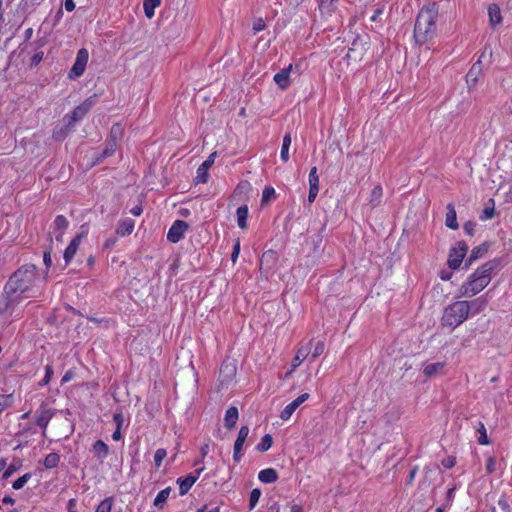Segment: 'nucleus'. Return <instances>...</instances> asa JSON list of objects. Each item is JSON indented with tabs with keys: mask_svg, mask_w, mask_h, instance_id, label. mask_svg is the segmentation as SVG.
I'll use <instances>...</instances> for the list:
<instances>
[{
	"mask_svg": "<svg viewBox=\"0 0 512 512\" xmlns=\"http://www.w3.org/2000/svg\"><path fill=\"white\" fill-rule=\"evenodd\" d=\"M37 267L26 264L17 269L9 278L0 299V313H5L12 305L22 300L21 295L29 292L37 280Z\"/></svg>",
	"mask_w": 512,
	"mask_h": 512,
	"instance_id": "1",
	"label": "nucleus"
},
{
	"mask_svg": "<svg viewBox=\"0 0 512 512\" xmlns=\"http://www.w3.org/2000/svg\"><path fill=\"white\" fill-rule=\"evenodd\" d=\"M438 13V6L435 3H430L420 10L414 27L416 43L424 44L435 36Z\"/></svg>",
	"mask_w": 512,
	"mask_h": 512,
	"instance_id": "2",
	"label": "nucleus"
},
{
	"mask_svg": "<svg viewBox=\"0 0 512 512\" xmlns=\"http://www.w3.org/2000/svg\"><path fill=\"white\" fill-rule=\"evenodd\" d=\"M497 267V261H488L479 267L460 287V294L464 297H472L481 292L491 281L492 271Z\"/></svg>",
	"mask_w": 512,
	"mask_h": 512,
	"instance_id": "3",
	"label": "nucleus"
},
{
	"mask_svg": "<svg viewBox=\"0 0 512 512\" xmlns=\"http://www.w3.org/2000/svg\"><path fill=\"white\" fill-rule=\"evenodd\" d=\"M470 304L468 301H456L449 305L443 313L442 325L455 328L468 317Z\"/></svg>",
	"mask_w": 512,
	"mask_h": 512,
	"instance_id": "4",
	"label": "nucleus"
},
{
	"mask_svg": "<svg viewBox=\"0 0 512 512\" xmlns=\"http://www.w3.org/2000/svg\"><path fill=\"white\" fill-rule=\"evenodd\" d=\"M236 373L235 361L231 359L224 360L220 368L218 389H227L234 382Z\"/></svg>",
	"mask_w": 512,
	"mask_h": 512,
	"instance_id": "5",
	"label": "nucleus"
},
{
	"mask_svg": "<svg viewBox=\"0 0 512 512\" xmlns=\"http://www.w3.org/2000/svg\"><path fill=\"white\" fill-rule=\"evenodd\" d=\"M89 59L88 50L85 48L77 52L76 60L68 74L70 79H76L83 75Z\"/></svg>",
	"mask_w": 512,
	"mask_h": 512,
	"instance_id": "6",
	"label": "nucleus"
},
{
	"mask_svg": "<svg viewBox=\"0 0 512 512\" xmlns=\"http://www.w3.org/2000/svg\"><path fill=\"white\" fill-rule=\"evenodd\" d=\"M468 250V246L465 242L459 241L456 245L450 250L448 257V266L451 269H457L460 267L463 258L465 257Z\"/></svg>",
	"mask_w": 512,
	"mask_h": 512,
	"instance_id": "7",
	"label": "nucleus"
},
{
	"mask_svg": "<svg viewBox=\"0 0 512 512\" xmlns=\"http://www.w3.org/2000/svg\"><path fill=\"white\" fill-rule=\"evenodd\" d=\"M366 45L367 42L363 41L360 37L355 38L346 54V58L353 62L361 61L367 51Z\"/></svg>",
	"mask_w": 512,
	"mask_h": 512,
	"instance_id": "8",
	"label": "nucleus"
},
{
	"mask_svg": "<svg viewBox=\"0 0 512 512\" xmlns=\"http://www.w3.org/2000/svg\"><path fill=\"white\" fill-rule=\"evenodd\" d=\"M93 101L91 98L85 100L79 106H77L71 114H68L64 117L67 120L69 126H74L76 122L84 118V116L91 109Z\"/></svg>",
	"mask_w": 512,
	"mask_h": 512,
	"instance_id": "9",
	"label": "nucleus"
},
{
	"mask_svg": "<svg viewBox=\"0 0 512 512\" xmlns=\"http://www.w3.org/2000/svg\"><path fill=\"white\" fill-rule=\"evenodd\" d=\"M278 261V256L275 251L268 250L262 254L260 259V272L268 276V274L273 270L274 266Z\"/></svg>",
	"mask_w": 512,
	"mask_h": 512,
	"instance_id": "10",
	"label": "nucleus"
},
{
	"mask_svg": "<svg viewBox=\"0 0 512 512\" xmlns=\"http://www.w3.org/2000/svg\"><path fill=\"white\" fill-rule=\"evenodd\" d=\"M188 227L187 222L183 220H176L167 233V239L172 243L179 242L183 238Z\"/></svg>",
	"mask_w": 512,
	"mask_h": 512,
	"instance_id": "11",
	"label": "nucleus"
},
{
	"mask_svg": "<svg viewBox=\"0 0 512 512\" xmlns=\"http://www.w3.org/2000/svg\"><path fill=\"white\" fill-rule=\"evenodd\" d=\"M68 224H69V222L65 216L58 215L54 220L52 232H50L48 234V236L51 235V237L53 238V235H54L55 240L57 242H62L63 235H64L65 230L68 228Z\"/></svg>",
	"mask_w": 512,
	"mask_h": 512,
	"instance_id": "12",
	"label": "nucleus"
},
{
	"mask_svg": "<svg viewBox=\"0 0 512 512\" xmlns=\"http://www.w3.org/2000/svg\"><path fill=\"white\" fill-rule=\"evenodd\" d=\"M312 348V340H310L308 343L301 345L296 352V355L294 356L292 360V367L291 370L287 372V376L291 375L292 372L308 357L310 351Z\"/></svg>",
	"mask_w": 512,
	"mask_h": 512,
	"instance_id": "13",
	"label": "nucleus"
},
{
	"mask_svg": "<svg viewBox=\"0 0 512 512\" xmlns=\"http://www.w3.org/2000/svg\"><path fill=\"white\" fill-rule=\"evenodd\" d=\"M309 398V394L308 393H303L301 394L300 396H298L295 400H293L290 404H288L282 411H281V414H280V418L284 421L288 420L292 414L294 413V411L302 404L304 403L307 399Z\"/></svg>",
	"mask_w": 512,
	"mask_h": 512,
	"instance_id": "14",
	"label": "nucleus"
},
{
	"mask_svg": "<svg viewBox=\"0 0 512 512\" xmlns=\"http://www.w3.org/2000/svg\"><path fill=\"white\" fill-rule=\"evenodd\" d=\"M248 434H249V428L248 426H242L238 432V436H237V439L234 443V453H233V459L236 461V462H239L240 459H241V450H242V447L248 437Z\"/></svg>",
	"mask_w": 512,
	"mask_h": 512,
	"instance_id": "15",
	"label": "nucleus"
},
{
	"mask_svg": "<svg viewBox=\"0 0 512 512\" xmlns=\"http://www.w3.org/2000/svg\"><path fill=\"white\" fill-rule=\"evenodd\" d=\"M483 73V66H482V61L481 59H479L478 61H476L472 67L470 68V70L468 71L467 75H466V83L469 87V89H471L472 87H474L479 79V77L482 75Z\"/></svg>",
	"mask_w": 512,
	"mask_h": 512,
	"instance_id": "16",
	"label": "nucleus"
},
{
	"mask_svg": "<svg viewBox=\"0 0 512 512\" xmlns=\"http://www.w3.org/2000/svg\"><path fill=\"white\" fill-rule=\"evenodd\" d=\"M84 237V232L77 234L64 251V260L68 264L75 256L77 249Z\"/></svg>",
	"mask_w": 512,
	"mask_h": 512,
	"instance_id": "17",
	"label": "nucleus"
},
{
	"mask_svg": "<svg viewBox=\"0 0 512 512\" xmlns=\"http://www.w3.org/2000/svg\"><path fill=\"white\" fill-rule=\"evenodd\" d=\"M445 362H435L426 364L423 368V375L426 379H430L443 374Z\"/></svg>",
	"mask_w": 512,
	"mask_h": 512,
	"instance_id": "18",
	"label": "nucleus"
},
{
	"mask_svg": "<svg viewBox=\"0 0 512 512\" xmlns=\"http://www.w3.org/2000/svg\"><path fill=\"white\" fill-rule=\"evenodd\" d=\"M291 69L292 65H289L287 68H284L280 72L275 74L274 81L280 89H286L290 85Z\"/></svg>",
	"mask_w": 512,
	"mask_h": 512,
	"instance_id": "19",
	"label": "nucleus"
},
{
	"mask_svg": "<svg viewBox=\"0 0 512 512\" xmlns=\"http://www.w3.org/2000/svg\"><path fill=\"white\" fill-rule=\"evenodd\" d=\"M53 416L54 410L52 409H45L42 407L41 410L38 411L36 423L39 427L43 429V435H45V430Z\"/></svg>",
	"mask_w": 512,
	"mask_h": 512,
	"instance_id": "20",
	"label": "nucleus"
},
{
	"mask_svg": "<svg viewBox=\"0 0 512 512\" xmlns=\"http://www.w3.org/2000/svg\"><path fill=\"white\" fill-rule=\"evenodd\" d=\"M238 409L234 406L227 409L225 418H224V425L228 430H232L238 420Z\"/></svg>",
	"mask_w": 512,
	"mask_h": 512,
	"instance_id": "21",
	"label": "nucleus"
},
{
	"mask_svg": "<svg viewBox=\"0 0 512 512\" xmlns=\"http://www.w3.org/2000/svg\"><path fill=\"white\" fill-rule=\"evenodd\" d=\"M489 22L492 27H496L502 22V15L500 8L497 4H490L488 6Z\"/></svg>",
	"mask_w": 512,
	"mask_h": 512,
	"instance_id": "22",
	"label": "nucleus"
},
{
	"mask_svg": "<svg viewBox=\"0 0 512 512\" xmlns=\"http://www.w3.org/2000/svg\"><path fill=\"white\" fill-rule=\"evenodd\" d=\"M445 225L452 230H456L459 227L457 222L456 210L454 208V205L451 203L447 205Z\"/></svg>",
	"mask_w": 512,
	"mask_h": 512,
	"instance_id": "23",
	"label": "nucleus"
},
{
	"mask_svg": "<svg viewBox=\"0 0 512 512\" xmlns=\"http://www.w3.org/2000/svg\"><path fill=\"white\" fill-rule=\"evenodd\" d=\"M198 476L189 474L184 479H178L179 482V490L181 495H185L193 484L197 481Z\"/></svg>",
	"mask_w": 512,
	"mask_h": 512,
	"instance_id": "24",
	"label": "nucleus"
},
{
	"mask_svg": "<svg viewBox=\"0 0 512 512\" xmlns=\"http://www.w3.org/2000/svg\"><path fill=\"white\" fill-rule=\"evenodd\" d=\"M258 478L263 483H274L278 479V473L273 468H267L259 472Z\"/></svg>",
	"mask_w": 512,
	"mask_h": 512,
	"instance_id": "25",
	"label": "nucleus"
},
{
	"mask_svg": "<svg viewBox=\"0 0 512 512\" xmlns=\"http://www.w3.org/2000/svg\"><path fill=\"white\" fill-rule=\"evenodd\" d=\"M134 225V221L131 219L122 220L117 226L116 234L119 236L129 235L132 233Z\"/></svg>",
	"mask_w": 512,
	"mask_h": 512,
	"instance_id": "26",
	"label": "nucleus"
},
{
	"mask_svg": "<svg viewBox=\"0 0 512 512\" xmlns=\"http://www.w3.org/2000/svg\"><path fill=\"white\" fill-rule=\"evenodd\" d=\"M488 251V247L483 244L472 249L470 256L466 263V268L475 260L483 257Z\"/></svg>",
	"mask_w": 512,
	"mask_h": 512,
	"instance_id": "27",
	"label": "nucleus"
},
{
	"mask_svg": "<svg viewBox=\"0 0 512 512\" xmlns=\"http://www.w3.org/2000/svg\"><path fill=\"white\" fill-rule=\"evenodd\" d=\"M95 455L102 461L109 453V448L102 440H97L93 445Z\"/></svg>",
	"mask_w": 512,
	"mask_h": 512,
	"instance_id": "28",
	"label": "nucleus"
},
{
	"mask_svg": "<svg viewBox=\"0 0 512 512\" xmlns=\"http://www.w3.org/2000/svg\"><path fill=\"white\" fill-rule=\"evenodd\" d=\"M236 214L238 226L245 229L247 227L248 207L246 205L238 207Z\"/></svg>",
	"mask_w": 512,
	"mask_h": 512,
	"instance_id": "29",
	"label": "nucleus"
},
{
	"mask_svg": "<svg viewBox=\"0 0 512 512\" xmlns=\"http://www.w3.org/2000/svg\"><path fill=\"white\" fill-rule=\"evenodd\" d=\"M161 3V0H144L143 8L147 18L151 19L154 16V10Z\"/></svg>",
	"mask_w": 512,
	"mask_h": 512,
	"instance_id": "30",
	"label": "nucleus"
},
{
	"mask_svg": "<svg viewBox=\"0 0 512 512\" xmlns=\"http://www.w3.org/2000/svg\"><path fill=\"white\" fill-rule=\"evenodd\" d=\"M382 196H383L382 187L379 185L375 186L370 194L369 203L371 204V206L372 207L378 206L381 202Z\"/></svg>",
	"mask_w": 512,
	"mask_h": 512,
	"instance_id": "31",
	"label": "nucleus"
},
{
	"mask_svg": "<svg viewBox=\"0 0 512 512\" xmlns=\"http://www.w3.org/2000/svg\"><path fill=\"white\" fill-rule=\"evenodd\" d=\"M170 492H171V488L170 487H167L163 490H161L156 498L154 499V506L158 507V508H162L163 505L165 504V502L167 501L169 495H170Z\"/></svg>",
	"mask_w": 512,
	"mask_h": 512,
	"instance_id": "32",
	"label": "nucleus"
},
{
	"mask_svg": "<svg viewBox=\"0 0 512 512\" xmlns=\"http://www.w3.org/2000/svg\"><path fill=\"white\" fill-rule=\"evenodd\" d=\"M292 139L290 134H286L283 137V143L281 148L280 157L282 161L287 162L289 160V147L291 145Z\"/></svg>",
	"mask_w": 512,
	"mask_h": 512,
	"instance_id": "33",
	"label": "nucleus"
},
{
	"mask_svg": "<svg viewBox=\"0 0 512 512\" xmlns=\"http://www.w3.org/2000/svg\"><path fill=\"white\" fill-rule=\"evenodd\" d=\"M72 128H73V126H69L68 122H67L65 126L56 128L53 131V138L58 141L65 139Z\"/></svg>",
	"mask_w": 512,
	"mask_h": 512,
	"instance_id": "34",
	"label": "nucleus"
},
{
	"mask_svg": "<svg viewBox=\"0 0 512 512\" xmlns=\"http://www.w3.org/2000/svg\"><path fill=\"white\" fill-rule=\"evenodd\" d=\"M273 444V439H272V436L270 434H265L260 443L257 445L256 449L260 452H266L267 450H269L271 448Z\"/></svg>",
	"mask_w": 512,
	"mask_h": 512,
	"instance_id": "35",
	"label": "nucleus"
},
{
	"mask_svg": "<svg viewBox=\"0 0 512 512\" xmlns=\"http://www.w3.org/2000/svg\"><path fill=\"white\" fill-rule=\"evenodd\" d=\"M60 456L57 453H50L44 459V466L47 469L55 468L58 466Z\"/></svg>",
	"mask_w": 512,
	"mask_h": 512,
	"instance_id": "36",
	"label": "nucleus"
},
{
	"mask_svg": "<svg viewBox=\"0 0 512 512\" xmlns=\"http://www.w3.org/2000/svg\"><path fill=\"white\" fill-rule=\"evenodd\" d=\"M123 135V129L120 124H114L110 130L109 141L117 144L118 139Z\"/></svg>",
	"mask_w": 512,
	"mask_h": 512,
	"instance_id": "37",
	"label": "nucleus"
},
{
	"mask_svg": "<svg viewBox=\"0 0 512 512\" xmlns=\"http://www.w3.org/2000/svg\"><path fill=\"white\" fill-rule=\"evenodd\" d=\"M48 241H49V245L45 249L44 254H43V262H44L46 268H49L52 264L51 252H52L53 238L51 237V235H49Z\"/></svg>",
	"mask_w": 512,
	"mask_h": 512,
	"instance_id": "38",
	"label": "nucleus"
},
{
	"mask_svg": "<svg viewBox=\"0 0 512 512\" xmlns=\"http://www.w3.org/2000/svg\"><path fill=\"white\" fill-rule=\"evenodd\" d=\"M208 168H206L205 166H203L202 164L199 166V168L197 169V175H196V182L197 183H206L208 181V177H209V174H208Z\"/></svg>",
	"mask_w": 512,
	"mask_h": 512,
	"instance_id": "39",
	"label": "nucleus"
},
{
	"mask_svg": "<svg viewBox=\"0 0 512 512\" xmlns=\"http://www.w3.org/2000/svg\"><path fill=\"white\" fill-rule=\"evenodd\" d=\"M13 402V396L9 395H0V414L7 408L11 407Z\"/></svg>",
	"mask_w": 512,
	"mask_h": 512,
	"instance_id": "40",
	"label": "nucleus"
},
{
	"mask_svg": "<svg viewBox=\"0 0 512 512\" xmlns=\"http://www.w3.org/2000/svg\"><path fill=\"white\" fill-rule=\"evenodd\" d=\"M477 431L479 433V438H478L479 444L488 445L489 439H488V436L486 433V428L482 422H479V427H478Z\"/></svg>",
	"mask_w": 512,
	"mask_h": 512,
	"instance_id": "41",
	"label": "nucleus"
},
{
	"mask_svg": "<svg viewBox=\"0 0 512 512\" xmlns=\"http://www.w3.org/2000/svg\"><path fill=\"white\" fill-rule=\"evenodd\" d=\"M31 478L30 473H26L23 476L19 477L17 480H15L12 484V487L15 490H19L24 487V485L28 482V480Z\"/></svg>",
	"mask_w": 512,
	"mask_h": 512,
	"instance_id": "42",
	"label": "nucleus"
},
{
	"mask_svg": "<svg viewBox=\"0 0 512 512\" xmlns=\"http://www.w3.org/2000/svg\"><path fill=\"white\" fill-rule=\"evenodd\" d=\"M309 186L319 187V176L317 174V167H312L308 176Z\"/></svg>",
	"mask_w": 512,
	"mask_h": 512,
	"instance_id": "43",
	"label": "nucleus"
},
{
	"mask_svg": "<svg viewBox=\"0 0 512 512\" xmlns=\"http://www.w3.org/2000/svg\"><path fill=\"white\" fill-rule=\"evenodd\" d=\"M333 1L334 0H321L319 4V9L323 14H330L333 9Z\"/></svg>",
	"mask_w": 512,
	"mask_h": 512,
	"instance_id": "44",
	"label": "nucleus"
},
{
	"mask_svg": "<svg viewBox=\"0 0 512 512\" xmlns=\"http://www.w3.org/2000/svg\"><path fill=\"white\" fill-rule=\"evenodd\" d=\"M21 467V462L18 460V461H14L13 463H11L9 465V467L5 470V472L3 473V478L4 479H7L9 478L14 472H16L19 468Z\"/></svg>",
	"mask_w": 512,
	"mask_h": 512,
	"instance_id": "45",
	"label": "nucleus"
},
{
	"mask_svg": "<svg viewBox=\"0 0 512 512\" xmlns=\"http://www.w3.org/2000/svg\"><path fill=\"white\" fill-rule=\"evenodd\" d=\"M261 491L257 488L253 489L250 493L249 508L253 509L259 501Z\"/></svg>",
	"mask_w": 512,
	"mask_h": 512,
	"instance_id": "46",
	"label": "nucleus"
},
{
	"mask_svg": "<svg viewBox=\"0 0 512 512\" xmlns=\"http://www.w3.org/2000/svg\"><path fill=\"white\" fill-rule=\"evenodd\" d=\"M111 508H112V499L106 498L98 505L95 512H110Z\"/></svg>",
	"mask_w": 512,
	"mask_h": 512,
	"instance_id": "47",
	"label": "nucleus"
},
{
	"mask_svg": "<svg viewBox=\"0 0 512 512\" xmlns=\"http://www.w3.org/2000/svg\"><path fill=\"white\" fill-rule=\"evenodd\" d=\"M167 456L166 450L163 448H159L156 450L154 455L155 466L159 468L162 464L163 459Z\"/></svg>",
	"mask_w": 512,
	"mask_h": 512,
	"instance_id": "48",
	"label": "nucleus"
},
{
	"mask_svg": "<svg viewBox=\"0 0 512 512\" xmlns=\"http://www.w3.org/2000/svg\"><path fill=\"white\" fill-rule=\"evenodd\" d=\"M117 144L108 140L106 148L104 149L101 158L112 156L116 150Z\"/></svg>",
	"mask_w": 512,
	"mask_h": 512,
	"instance_id": "49",
	"label": "nucleus"
},
{
	"mask_svg": "<svg viewBox=\"0 0 512 512\" xmlns=\"http://www.w3.org/2000/svg\"><path fill=\"white\" fill-rule=\"evenodd\" d=\"M325 350V344L323 341H318L314 347V351L312 353V358L315 359L319 357Z\"/></svg>",
	"mask_w": 512,
	"mask_h": 512,
	"instance_id": "50",
	"label": "nucleus"
},
{
	"mask_svg": "<svg viewBox=\"0 0 512 512\" xmlns=\"http://www.w3.org/2000/svg\"><path fill=\"white\" fill-rule=\"evenodd\" d=\"M274 195H275V190H274V188H272V187H266V188L263 190V194H262V203H265V202L269 201V200H270V198H272Z\"/></svg>",
	"mask_w": 512,
	"mask_h": 512,
	"instance_id": "51",
	"label": "nucleus"
},
{
	"mask_svg": "<svg viewBox=\"0 0 512 512\" xmlns=\"http://www.w3.org/2000/svg\"><path fill=\"white\" fill-rule=\"evenodd\" d=\"M46 374H45V377L43 378V380L40 382V385L42 386H45L49 383L52 375H53V369H52V366L51 365H47L46 368Z\"/></svg>",
	"mask_w": 512,
	"mask_h": 512,
	"instance_id": "52",
	"label": "nucleus"
},
{
	"mask_svg": "<svg viewBox=\"0 0 512 512\" xmlns=\"http://www.w3.org/2000/svg\"><path fill=\"white\" fill-rule=\"evenodd\" d=\"M494 212H495V210H494L493 207H491V208L490 207H486L483 210V212H482V214L480 216V219L481 220L491 219L494 216Z\"/></svg>",
	"mask_w": 512,
	"mask_h": 512,
	"instance_id": "53",
	"label": "nucleus"
},
{
	"mask_svg": "<svg viewBox=\"0 0 512 512\" xmlns=\"http://www.w3.org/2000/svg\"><path fill=\"white\" fill-rule=\"evenodd\" d=\"M496 469V460L494 457H489L486 465V472L492 474Z\"/></svg>",
	"mask_w": 512,
	"mask_h": 512,
	"instance_id": "54",
	"label": "nucleus"
},
{
	"mask_svg": "<svg viewBox=\"0 0 512 512\" xmlns=\"http://www.w3.org/2000/svg\"><path fill=\"white\" fill-rule=\"evenodd\" d=\"M318 192H319V187L309 186V194H308L309 203H312L315 201Z\"/></svg>",
	"mask_w": 512,
	"mask_h": 512,
	"instance_id": "55",
	"label": "nucleus"
},
{
	"mask_svg": "<svg viewBox=\"0 0 512 512\" xmlns=\"http://www.w3.org/2000/svg\"><path fill=\"white\" fill-rule=\"evenodd\" d=\"M475 226H476V224H475L474 222H472V221H467L466 223H464V225H463V229H464V231H465L468 235L473 236Z\"/></svg>",
	"mask_w": 512,
	"mask_h": 512,
	"instance_id": "56",
	"label": "nucleus"
},
{
	"mask_svg": "<svg viewBox=\"0 0 512 512\" xmlns=\"http://www.w3.org/2000/svg\"><path fill=\"white\" fill-rule=\"evenodd\" d=\"M216 155L217 152L211 153L209 157L202 163V165L209 169L214 164Z\"/></svg>",
	"mask_w": 512,
	"mask_h": 512,
	"instance_id": "57",
	"label": "nucleus"
},
{
	"mask_svg": "<svg viewBox=\"0 0 512 512\" xmlns=\"http://www.w3.org/2000/svg\"><path fill=\"white\" fill-rule=\"evenodd\" d=\"M113 420L116 423V428H121L124 423V416L122 413H116L113 416Z\"/></svg>",
	"mask_w": 512,
	"mask_h": 512,
	"instance_id": "58",
	"label": "nucleus"
},
{
	"mask_svg": "<svg viewBox=\"0 0 512 512\" xmlns=\"http://www.w3.org/2000/svg\"><path fill=\"white\" fill-rule=\"evenodd\" d=\"M239 252H240V242L239 240L235 243L234 247H233V252L231 254V260L233 263L236 262L237 260V257L239 255Z\"/></svg>",
	"mask_w": 512,
	"mask_h": 512,
	"instance_id": "59",
	"label": "nucleus"
},
{
	"mask_svg": "<svg viewBox=\"0 0 512 512\" xmlns=\"http://www.w3.org/2000/svg\"><path fill=\"white\" fill-rule=\"evenodd\" d=\"M383 13H384V7H383V6H382V7H378V8L374 11L373 15L370 17V20H371L372 22H376V21H378V20H379V17H380Z\"/></svg>",
	"mask_w": 512,
	"mask_h": 512,
	"instance_id": "60",
	"label": "nucleus"
},
{
	"mask_svg": "<svg viewBox=\"0 0 512 512\" xmlns=\"http://www.w3.org/2000/svg\"><path fill=\"white\" fill-rule=\"evenodd\" d=\"M265 28V23L264 21L260 18V19H257L254 24H253V30L254 32H259V31H262L263 29Z\"/></svg>",
	"mask_w": 512,
	"mask_h": 512,
	"instance_id": "61",
	"label": "nucleus"
},
{
	"mask_svg": "<svg viewBox=\"0 0 512 512\" xmlns=\"http://www.w3.org/2000/svg\"><path fill=\"white\" fill-rule=\"evenodd\" d=\"M472 305L477 306V310H481L486 306V300L482 298H478L471 303Z\"/></svg>",
	"mask_w": 512,
	"mask_h": 512,
	"instance_id": "62",
	"label": "nucleus"
},
{
	"mask_svg": "<svg viewBox=\"0 0 512 512\" xmlns=\"http://www.w3.org/2000/svg\"><path fill=\"white\" fill-rule=\"evenodd\" d=\"M442 464L446 467V468H452L454 465H455V458L453 457H448L446 459H444L442 461Z\"/></svg>",
	"mask_w": 512,
	"mask_h": 512,
	"instance_id": "63",
	"label": "nucleus"
},
{
	"mask_svg": "<svg viewBox=\"0 0 512 512\" xmlns=\"http://www.w3.org/2000/svg\"><path fill=\"white\" fill-rule=\"evenodd\" d=\"M196 512H219L218 507L208 508V506H203L202 508L198 509Z\"/></svg>",
	"mask_w": 512,
	"mask_h": 512,
	"instance_id": "64",
	"label": "nucleus"
}]
</instances>
